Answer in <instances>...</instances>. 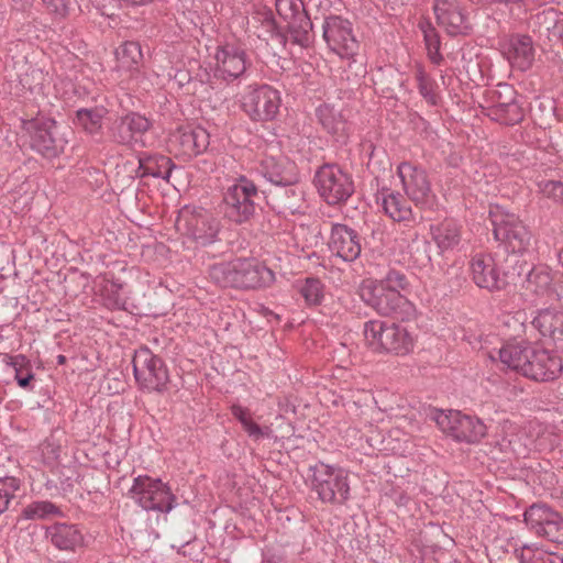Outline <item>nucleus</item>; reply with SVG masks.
<instances>
[{
    "mask_svg": "<svg viewBox=\"0 0 563 563\" xmlns=\"http://www.w3.org/2000/svg\"><path fill=\"white\" fill-rule=\"evenodd\" d=\"M494 238L508 253L523 254L532 243V234L515 213L495 206L489 210Z\"/></svg>",
    "mask_w": 563,
    "mask_h": 563,
    "instance_id": "obj_3",
    "label": "nucleus"
},
{
    "mask_svg": "<svg viewBox=\"0 0 563 563\" xmlns=\"http://www.w3.org/2000/svg\"><path fill=\"white\" fill-rule=\"evenodd\" d=\"M415 79L418 91L424 101L430 106H438L441 100L439 86L435 79L420 64L415 68Z\"/></svg>",
    "mask_w": 563,
    "mask_h": 563,
    "instance_id": "obj_38",
    "label": "nucleus"
},
{
    "mask_svg": "<svg viewBox=\"0 0 563 563\" xmlns=\"http://www.w3.org/2000/svg\"><path fill=\"white\" fill-rule=\"evenodd\" d=\"M361 297L367 306L382 316L400 321H409L416 316V307L400 291L376 285V282L365 283L361 288Z\"/></svg>",
    "mask_w": 563,
    "mask_h": 563,
    "instance_id": "obj_5",
    "label": "nucleus"
},
{
    "mask_svg": "<svg viewBox=\"0 0 563 563\" xmlns=\"http://www.w3.org/2000/svg\"><path fill=\"white\" fill-rule=\"evenodd\" d=\"M321 198L330 206L344 203L354 192L352 176L336 164H324L314 175Z\"/></svg>",
    "mask_w": 563,
    "mask_h": 563,
    "instance_id": "obj_11",
    "label": "nucleus"
},
{
    "mask_svg": "<svg viewBox=\"0 0 563 563\" xmlns=\"http://www.w3.org/2000/svg\"><path fill=\"white\" fill-rule=\"evenodd\" d=\"M260 199L256 185L245 176H240L223 194L225 218L236 224L249 222L255 216Z\"/></svg>",
    "mask_w": 563,
    "mask_h": 563,
    "instance_id": "obj_6",
    "label": "nucleus"
},
{
    "mask_svg": "<svg viewBox=\"0 0 563 563\" xmlns=\"http://www.w3.org/2000/svg\"><path fill=\"white\" fill-rule=\"evenodd\" d=\"M258 173L273 185H295L299 180L296 164L286 156H264L257 167Z\"/></svg>",
    "mask_w": 563,
    "mask_h": 563,
    "instance_id": "obj_24",
    "label": "nucleus"
},
{
    "mask_svg": "<svg viewBox=\"0 0 563 563\" xmlns=\"http://www.w3.org/2000/svg\"><path fill=\"white\" fill-rule=\"evenodd\" d=\"M461 225L451 219L431 227L432 239L441 253L454 250L461 242Z\"/></svg>",
    "mask_w": 563,
    "mask_h": 563,
    "instance_id": "obj_35",
    "label": "nucleus"
},
{
    "mask_svg": "<svg viewBox=\"0 0 563 563\" xmlns=\"http://www.w3.org/2000/svg\"><path fill=\"white\" fill-rule=\"evenodd\" d=\"M418 26L423 34V41L430 62L434 65H440L443 60V56L440 53L441 42L437 29L428 20L420 21Z\"/></svg>",
    "mask_w": 563,
    "mask_h": 563,
    "instance_id": "obj_41",
    "label": "nucleus"
},
{
    "mask_svg": "<svg viewBox=\"0 0 563 563\" xmlns=\"http://www.w3.org/2000/svg\"><path fill=\"white\" fill-rule=\"evenodd\" d=\"M364 339L375 353L405 356L413 351L416 336L397 323L369 320L364 323Z\"/></svg>",
    "mask_w": 563,
    "mask_h": 563,
    "instance_id": "obj_2",
    "label": "nucleus"
},
{
    "mask_svg": "<svg viewBox=\"0 0 563 563\" xmlns=\"http://www.w3.org/2000/svg\"><path fill=\"white\" fill-rule=\"evenodd\" d=\"M300 292L308 305L317 306L323 298V285L318 278H307Z\"/></svg>",
    "mask_w": 563,
    "mask_h": 563,
    "instance_id": "obj_46",
    "label": "nucleus"
},
{
    "mask_svg": "<svg viewBox=\"0 0 563 563\" xmlns=\"http://www.w3.org/2000/svg\"><path fill=\"white\" fill-rule=\"evenodd\" d=\"M130 497L144 510L168 514L177 503L170 487L159 478L139 475L129 489Z\"/></svg>",
    "mask_w": 563,
    "mask_h": 563,
    "instance_id": "obj_9",
    "label": "nucleus"
},
{
    "mask_svg": "<svg viewBox=\"0 0 563 563\" xmlns=\"http://www.w3.org/2000/svg\"><path fill=\"white\" fill-rule=\"evenodd\" d=\"M174 167L173 161L165 155H144L139 157L137 175L140 177L151 176L169 180Z\"/></svg>",
    "mask_w": 563,
    "mask_h": 563,
    "instance_id": "obj_34",
    "label": "nucleus"
},
{
    "mask_svg": "<svg viewBox=\"0 0 563 563\" xmlns=\"http://www.w3.org/2000/svg\"><path fill=\"white\" fill-rule=\"evenodd\" d=\"M43 74L35 68H29L19 76V82L26 91L34 92L41 86Z\"/></svg>",
    "mask_w": 563,
    "mask_h": 563,
    "instance_id": "obj_50",
    "label": "nucleus"
},
{
    "mask_svg": "<svg viewBox=\"0 0 563 563\" xmlns=\"http://www.w3.org/2000/svg\"><path fill=\"white\" fill-rule=\"evenodd\" d=\"M209 133L201 126H179L168 139L169 151L184 161L202 154L209 146Z\"/></svg>",
    "mask_w": 563,
    "mask_h": 563,
    "instance_id": "obj_21",
    "label": "nucleus"
},
{
    "mask_svg": "<svg viewBox=\"0 0 563 563\" xmlns=\"http://www.w3.org/2000/svg\"><path fill=\"white\" fill-rule=\"evenodd\" d=\"M563 363L554 352L531 346L522 375L536 382H550L559 377Z\"/></svg>",
    "mask_w": 563,
    "mask_h": 563,
    "instance_id": "obj_22",
    "label": "nucleus"
},
{
    "mask_svg": "<svg viewBox=\"0 0 563 563\" xmlns=\"http://www.w3.org/2000/svg\"><path fill=\"white\" fill-rule=\"evenodd\" d=\"M397 174L408 198L416 206L428 207L432 205L434 195L427 172L409 162L398 165Z\"/></svg>",
    "mask_w": 563,
    "mask_h": 563,
    "instance_id": "obj_19",
    "label": "nucleus"
},
{
    "mask_svg": "<svg viewBox=\"0 0 563 563\" xmlns=\"http://www.w3.org/2000/svg\"><path fill=\"white\" fill-rule=\"evenodd\" d=\"M21 488V481L13 476L0 477V515L7 511Z\"/></svg>",
    "mask_w": 563,
    "mask_h": 563,
    "instance_id": "obj_45",
    "label": "nucleus"
},
{
    "mask_svg": "<svg viewBox=\"0 0 563 563\" xmlns=\"http://www.w3.org/2000/svg\"><path fill=\"white\" fill-rule=\"evenodd\" d=\"M103 305L111 310H125L126 298L122 294V285L109 282L102 289Z\"/></svg>",
    "mask_w": 563,
    "mask_h": 563,
    "instance_id": "obj_44",
    "label": "nucleus"
},
{
    "mask_svg": "<svg viewBox=\"0 0 563 563\" xmlns=\"http://www.w3.org/2000/svg\"><path fill=\"white\" fill-rule=\"evenodd\" d=\"M13 2V7L19 10H25L30 5L29 0H11Z\"/></svg>",
    "mask_w": 563,
    "mask_h": 563,
    "instance_id": "obj_54",
    "label": "nucleus"
},
{
    "mask_svg": "<svg viewBox=\"0 0 563 563\" xmlns=\"http://www.w3.org/2000/svg\"><path fill=\"white\" fill-rule=\"evenodd\" d=\"M525 295L532 300L556 301L563 307V278H555L548 266H533L522 283Z\"/></svg>",
    "mask_w": 563,
    "mask_h": 563,
    "instance_id": "obj_16",
    "label": "nucleus"
},
{
    "mask_svg": "<svg viewBox=\"0 0 563 563\" xmlns=\"http://www.w3.org/2000/svg\"><path fill=\"white\" fill-rule=\"evenodd\" d=\"M508 62L520 70H527L534 60L532 38L528 35H514L504 46Z\"/></svg>",
    "mask_w": 563,
    "mask_h": 563,
    "instance_id": "obj_29",
    "label": "nucleus"
},
{
    "mask_svg": "<svg viewBox=\"0 0 563 563\" xmlns=\"http://www.w3.org/2000/svg\"><path fill=\"white\" fill-rule=\"evenodd\" d=\"M21 136L25 137L33 151L46 158L57 157L64 152L66 140L56 135V122L38 115L20 119Z\"/></svg>",
    "mask_w": 563,
    "mask_h": 563,
    "instance_id": "obj_7",
    "label": "nucleus"
},
{
    "mask_svg": "<svg viewBox=\"0 0 563 563\" xmlns=\"http://www.w3.org/2000/svg\"><path fill=\"white\" fill-rule=\"evenodd\" d=\"M377 202L380 203L385 214L396 222L415 220L410 203L400 192L383 188L377 194Z\"/></svg>",
    "mask_w": 563,
    "mask_h": 563,
    "instance_id": "obj_31",
    "label": "nucleus"
},
{
    "mask_svg": "<svg viewBox=\"0 0 563 563\" xmlns=\"http://www.w3.org/2000/svg\"><path fill=\"white\" fill-rule=\"evenodd\" d=\"M471 273L475 285L490 292L500 291L509 284L508 274L492 254L474 255L471 261Z\"/></svg>",
    "mask_w": 563,
    "mask_h": 563,
    "instance_id": "obj_20",
    "label": "nucleus"
},
{
    "mask_svg": "<svg viewBox=\"0 0 563 563\" xmlns=\"http://www.w3.org/2000/svg\"><path fill=\"white\" fill-rule=\"evenodd\" d=\"M322 36L331 52L355 64L358 42L353 33L352 23L339 15L327 16L322 24Z\"/></svg>",
    "mask_w": 563,
    "mask_h": 563,
    "instance_id": "obj_15",
    "label": "nucleus"
},
{
    "mask_svg": "<svg viewBox=\"0 0 563 563\" xmlns=\"http://www.w3.org/2000/svg\"><path fill=\"white\" fill-rule=\"evenodd\" d=\"M531 325L540 335L563 352V311L554 308H541L534 313Z\"/></svg>",
    "mask_w": 563,
    "mask_h": 563,
    "instance_id": "obj_25",
    "label": "nucleus"
},
{
    "mask_svg": "<svg viewBox=\"0 0 563 563\" xmlns=\"http://www.w3.org/2000/svg\"><path fill=\"white\" fill-rule=\"evenodd\" d=\"M231 412L233 417L238 419L242 424L249 437L255 441L262 438H268L271 435L272 429L269 427L262 428L256 422H254L247 408H244L240 405H233L231 407Z\"/></svg>",
    "mask_w": 563,
    "mask_h": 563,
    "instance_id": "obj_40",
    "label": "nucleus"
},
{
    "mask_svg": "<svg viewBox=\"0 0 563 563\" xmlns=\"http://www.w3.org/2000/svg\"><path fill=\"white\" fill-rule=\"evenodd\" d=\"M274 192V208L278 213L296 214L303 212L305 192L295 185H277Z\"/></svg>",
    "mask_w": 563,
    "mask_h": 563,
    "instance_id": "obj_33",
    "label": "nucleus"
},
{
    "mask_svg": "<svg viewBox=\"0 0 563 563\" xmlns=\"http://www.w3.org/2000/svg\"><path fill=\"white\" fill-rule=\"evenodd\" d=\"M530 349L531 345L526 342H509L504 344L497 354L504 365L522 375Z\"/></svg>",
    "mask_w": 563,
    "mask_h": 563,
    "instance_id": "obj_36",
    "label": "nucleus"
},
{
    "mask_svg": "<svg viewBox=\"0 0 563 563\" xmlns=\"http://www.w3.org/2000/svg\"><path fill=\"white\" fill-rule=\"evenodd\" d=\"M280 101L277 89L261 85L250 89L242 97V109L253 121H271L278 114Z\"/></svg>",
    "mask_w": 563,
    "mask_h": 563,
    "instance_id": "obj_18",
    "label": "nucleus"
},
{
    "mask_svg": "<svg viewBox=\"0 0 563 563\" xmlns=\"http://www.w3.org/2000/svg\"><path fill=\"white\" fill-rule=\"evenodd\" d=\"M107 112L104 107L78 109L74 124L89 134H97L102 129V121Z\"/></svg>",
    "mask_w": 563,
    "mask_h": 563,
    "instance_id": "obj_37",
    "label": "nucleus"
},
{
    "mask_svg": "<svg viewBox=\"0 0 563 563\" xmlns=\"http://www.w3.org/2000/svg\"><path fill=\"white\" fill-rule=\"evenodd\" d=\"M66 362H67V358H66V356H65V355L59 354V355L57 356V364H58V365H64Z\"/></svg>",
    "mask_w": 563,
    "mask_h": 563,
    "instance_id": "obj_58",
    "label": "nucleus"
},
{
    "mask_svg": "<svg viewBox=\"0 0 563 563\" xmlns=\"http://www.w3.org/2000/svg\"><path fill=\"white\" fill-rule=\"evenodd\" d=\"M433 10L438 23L448 34H465L470 30L467 16L459 0H435Z\"/></svg>",
    "mask_w": 563,
    "mask_h": 563,
    "instance_id": "obj_28",
    "label": "nucleus"
},
{
    "mask_svg": "<svg viewBox=\"0 0 563 563\" xmlns=\"http://www.w3.org/2000/svg\"><path fill=\"white\" fill-rule=\"evenodd\" d=\"M316 118L322 129L336 140L347 136L349 123L342 109L332 103H322L316 109Z\"/></svg>",
    "mask_w": 563,
    "mask_h": 563,
    "instance_id": "obj_30",
    "label": "nucleus"
},
{
    "mask_svg": "<svg viewBox=\"0 0 563 563\" xmlns=\"http://www.w3.org/2000/svg\"><path fill=\"white\" fill-rule=\"evenodd\" d=\"M42 456L46 464H55L59 461L62 445L53 437L47 438L41 445Z\"/></svg>",
    "mask_w": 563,
    "mask_h": 563,
    "instance_id": "obj_51",
    "label": "nucleus"
},
{
    "mask_svg": "<svg viewBox=\"0 0 563 563\" xmlns=\"http://www.w3.org/2000/svg\"><path fill=\"white\" fill-rule=\"evenodd\" d=\"M527 527L538 537L563 544V516L545 504L531 505L523 515Z\"/></svg>",
    "mask_w": 563,
    "mask_h": 563,
    "instance_id": "obj_17",
    "label": "nucleus"
},
{
    "mask_svg": "<svg viewBox=\"0 0 563 563\" xmlns=\"http://www.w3.org/2000/svg\"><path fill=\"white\" fill-rule=\"evenodd\" d=\"M408 500H409V497L401 494L399 496V499L397 500V504L400 505V506H406L408 504Z\"/></svg>",
    "mask_w": 563,
    "mask_h": 563,
    "instance_id": "obj_56",
    "label": "nucleus"
},
{
    "mask_svg": "<svg viewBox=\"0 0 563 563\" xmlns=\"http://www.w3.org/2000/svg\"><path fill=\"white\" fill-rule=\"evenodd\" d=\"M516 89L506 82L485 91L483 106L485 114L493 121L505 125H515L523 120V109L518 102Z\"/></svg>",
    "mask_w": 563,
    "mask_h": 563,
    "instance_id": "obj_10",
    "label": "nucleus"
},
{
    "mask_svg": "<svg viewBox=\"0 0 563 563\" xmlns=\"http://www.w3.org/2000/svg\"><path fill=\"white\" fill-rule=\"evenodd\" d=\"M432 420L440 430L460 442L474 443L486 433V426L476 417L464 415L457 410L432 411Z\"/></svg>",
    "mask_w": 563,
    "mask_h": 563,
    "instance_id": "obj_14",
    "label": "nucleus"
},
{
    "mask_svg": "<svg viewBox=\"0 0 563 563\" xmlns=\"http://www.w3.org/2000/svg\"><path fill=\"white\" fill-rule=\"evenodd\" d=\"M330 251L345 262H353L360 257L362 243L360 234L346 224L332 225L329 241Z\"/></svg>",
    "mask_w": 563,
    "mask_h": 563,
    "instance_id": "obj_27",
    "label": "nucleus"
},
{
    "mask_svg": "<svg viewBox=\"0 0 563 563\" xmlns=\"http://www.w3.org/2000/svg\"><path fill=\"white\" fill-rule=\"evenodd\" d=\"M63 511L49 500H35L26 505L20 515L24 520H46L52 517H62Z\"/></svg>",
    "mask_w": 563,
    "mask_h": 563,
    "instance_id": "obj_39",
    "label": "nucleus"
},
{
    "mask_svg": "<svg viewBox=\"0 0 563 563\" xmlns=\"http://www.w3.org/2000/svg\"><path fill=\"white\" fill-rule=\"evenodd\" d=\"M177 229L199 246L212 244L220 230L219 221L203 208L184 207L176 221Z\"/></svg>",
    "mask_w": 563,
    "mask_h": 563,
    "instance_id": "obj_12",
    "label": "nucleus"
},
{
    "mask_svg": "<svg viewBox=\"0 0 563 563\" xmlns=\"http://www.w3.org/2000/svg\"><path fill=\"white\" fill-rule=\"evenodd\" d=\"M115 56L121 67L131 69L142 60V49L137 42L126 41L121 44L117 51Z\"/></svg>",
    "mask_w": 563,
    "mask_h": 563,
    "instance_id": "obj_43",
    "label": "nucleus"
},
{
    "mask_svg": "<svg viewBox=\"0 0 563 563\" xmlns=\"http://www.w3.org/2000/svg\"><path fill=\"white\" fill-rule=\"evenodd\" d=\"M45 537L62 551H75L84 544V534L76 525L54 523L46 528Z\"/></svg>",
    "mask_w": 563,
    "mask_h": 563,
    "instance_id": "obj_32",
    "label": "nucleus"
},
{
    "mask_svg": "<svg viewBox=\"0 0 563 563\" xmlns=\"http://www.w3.org/2000/svg\"><path fill=\"white\" fill-rule=\"evenodd\" d=\"M423 252H424V255L420 260V264L424 266L430 262L431 258L428 254H426V246L423 247Z\"/></svg>",
    "mask_w": 563,
    "mask_h": 563,
    "instance_id": "obj_57",
    "label": "nucleus"
},
{
    "mask_svg": "<svg viewBox=\"0 0 563 563\" xmlns=\"http://www.w3.org/2000/svg\"><path fill=\"white\" fill-rule=\"evenodd\" d=\"M216 75L227 81L240 78L250 66L246 52L235 44H224L217 48Z\"/></svg>",
    "mask_w": 563,
    "mask_h": 563,
    "instance_id": "obj_23",
    "label": "nucleus"
},
{
    "mask_svg": "<svg viewBox=\"0 0 563 563\" xmlns=\"http://www.w3.org/2000/svg\"><path fill=\"white\" fill-rule=\"evenodd\" d=\"M275 9L287 23L291 42L302 48L310 47L314 41L313 24L302 0H276Z\"/></svg>",
    "mask_w": 563,
    "mask_h": 563,
    "instance_id": "obj_13",
    "label": "nucleus"
},
{
    "mask_svg": "<svg viewBox=\"0 0 563 563\" xmlns=\"http://www.w3.org/2000/svg\"><path fill=\"white\" fill-rule=\"evenodd\" d=\"M490 2H501V0H489Z\"/></svg>",
    "mask_w": 563,
    "mask_h": 563,
    "instance_id": "obj_60",
    "label": "nucleus"
},
{
    "mask_svg": "<svg viewBox=\"0 0 563 563\" xmlns=\"http://www.w3.org/2000/svg\"><path fill=\"white\" fill-rule=\"evenodd\" d=\"M559 261L561 265L563 266V249L559 252Z\"/></svg>",
    "mask_w": 563,
    "mask_h": 563,
    "instance_id": "obj_59",
    "label": "nucleus"
},
{
    "mask_svg": "<svg viewBox=\"0 0 563 563\" xmlns=\"http://www.w3.org/2000/svg\"><path fill=\"white\" fill-rule=\"evenodd\" d=\"M5 364L14 369V378L18 385L24 389H32V380L34 379V373L32 366L26 356L18 354L14 356L7 355Z\"/></svg>",
    "mask_w": 563,
    "mask_h": 563,
    "instance_id": "obj_42",
    "label": "nucleus"
},
{
    "mask_svg": "<svg viewBox=\"0 0 563 563\" xmlns=\"http://www.w3.org/2000/svg\"><path fill=\"white\" fill-rule=\"evenodd\" d=\"M152 128V122L137 112H130L114 122L113 140L121 145L143 144V135Z\"/></svg>",
    "mask_w": 563,
    "mask_h": 563,
    "instance_id": "obj_26",
    "label": "nucleus"
},
{
    "mask_svg": "<svg viewBox=\"0 0 563 563\" xmlns=\"http://www.w3.org/2000/svg\"><path fill=\"white\" fill-rule=\"evenodd\" d=\"M211 282L223 288L257 289L269 287L275 273L255 258L238 257L213 264L208 269Z\"/></svg>",
    "mask_w": 563,
    "mask_h": 563,
    "instance_id": "obj_1",
    "label": "nucleus"
},
{
    "mask_svg": "<svg viewBox=\"0 0 563 563\" xmlns=\"http://www.w3.org/2000/svg\"><path fill=\"white\" fill-rule=\"evenodd\" d=\"M46 9L59 16H65L68 12L67 0H42Z\"/></svg>",
    "mask_w": 563,
    "mask_h": 563,
    "instance_id": "obj_53",
    "label": "nucleus"
},
{
    "mask_svg": "<svg viewBox=\"0 0 563 563\" xmlns=\"http://www.w3.org/2000/svg\"><path fill=\"white\" fill-rule=\"evenodd\" d=\"M404 422H407V420L405 419ZM408 424H409V429H408L409 433H415L420 430L419 423L412 419L408 420Z\"/></svg>",
    "mask_w": 563,
    "mask_h": 563,
    "instance_id": "obj_55",
    "label": "nucleus"
},
{
    "mask_svg": "<svg viewBox=\"0 0 563 563\" xmlns=\"http://www.w3.org/2000/svg\"><path fill=\"white\" fill-rule=\"evenodd\" d=\"M133 374L139 388L146 393L163 394L169 384V373L164 361L148 347L142 346L134 353Z\"/></svg>",
    "mask_w": 563,
    "mask_h": 563,
    "instance_id": "obj_8",
    "label": "nucleus"
},
{
    "mask_svg": "<svg viewBox=\"0 0 563 563\" xmlns=\"http://www.w3.org/2000/svg\"><path fill=\"white\" fill-rule=\"evenodd\" d=\"M376 285H383L386 288L400 291L408 287V279L404 273L390 269L383 280L376 282Z\"/></svg>",
    "mask_w": 563,
    "mask_h": 563,
    "instance_id": "obj_49",
    "label": "nucleus"
},
{
    "mask_svg": "<svg viewBox=\"0 0 563 563\" xmlns=\"http://www.w3.org/2000/svg\"><path fill=\"white\" fill-rule=\"evenodd\" d=\"M527 322V313L523 310H518L514 313L506 314L504 324L512 330V335L519 336L525 332Z\"/></svg>",
    "mask_w": 563,
    "mask_h": 563,
    "instance_id": "obj_52",
    "label": "nucleus"
},
{
    "mask_svg": "<svg viewBox=\"0 0 563 563\" xmlns=\"http://www.w3.org/2000/svg\"><path fill=\"white\" fill-rule=\"evenodd\" d=\"M311 472V489L324 504L344 505L350 497L347 472L338 466L318 462L309 467Z\"/></svg>",
    "mask_w": 563,
    "mask_h": 563,
    "instance_id": "obj_4",
    "label": "nucleus"
},
{
    "mask_svg": "<svg viewBox=\"0 0 563 563\" xmlns=\"http://www.w3.org/2000/svg\"><path fill=\"white\" fill-rule=\"evenodd\" d=\"M538 190L545 198L563 203V183L560 180H539Z\"/></svg>",
    "mask_w": 563,
    "mask_h": 563,
    "instance_id": "obj_47",
    "label": "nucleus"
},
{
    "mask_svg": "<svg viewBox=\"0 0 563 563\" xmlns=\"http://www.w3.org/2000/svg\"><path fill=\"white\" fill-rule=\"evenodd\" d=\"M523 550L531 553L528 558L529 563H563V556L554 552H549L540 548L525 545Z\"/></svg>",
    "mask_w": 563,
    "mask_h": 563,
    "instance_id": "obj_48",
    "label": "nucleus"
}]
</instances>
